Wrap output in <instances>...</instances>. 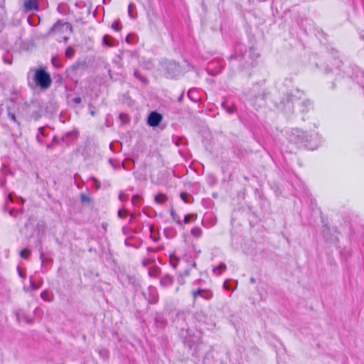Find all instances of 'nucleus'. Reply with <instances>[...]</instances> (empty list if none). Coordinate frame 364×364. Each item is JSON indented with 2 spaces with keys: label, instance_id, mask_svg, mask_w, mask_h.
<instances>
[{
  "label": "nucleus",
  "instance_id": "a19ab883",
  "mask_svg": "<svg viewBox=\"0 0 364 364\" xmlns=\"http://www.w3.org/2000/svg\"><path fill=\"white\" fill-rule=\"evenodd\" d=\"M136 39V36L134 33H129L125 38V41L129 44H133L135 43Z\"/></svg>",
  "mask_w": 364,
  "mask_h": 364
},
{
  "label": "nucleus",
  "instance_id": "13d9d810",
  "mask_svg": "<svg viewBox=\"0 0 364 364\" xmlns=\"http://www.w3.org/2000/svg\"><path fill=\"white\" fill-rule=\"evenodd\" d=\"M60 141H61L59 140L56 136H53L52 143H53L54 144H59Z\"/></svg>",
  "mask_w": 364,
  "mask_h": 364
},
{
  "label": "nucleus",
  "instance_id": "4d7b16f0",
  "mask_svg": "<svg viewBox=\"0 0 364 364\" xmlns=\"http://www.w3.org/2000/svg\"><path fill=\"white\" fill-rule=\"evenodd\" d=\"M38 134H39V136H46V134L45 128L43 127H39L38 129Z\"/></svg>",
  "mask_w": 364,
  "mask_h": 364
},
{
  "label": "nucleus",
  "instance_id": "4468645a",
  "mask_svg": "<svg viewBox=\"0 0 364 364\" xmlns=\"http://www.w3.org/2000/svg\"><path fill=\"white\" fill-rule=\"evenodd\" d=\"M141 294L149 304H154L158 301L156 289L152 286L149 287L147 292L142 291Z\"/></svg>",
  "mask_w": 364,
  "mask_h": 364
},
{
  "label": "nucleus",
  "instance_id": "aec40b11",
  "mask_svg": "<svg viewBox=\"0 0 364 364\" xmlns=\"http://www.w3.org/2000/svg\"><path fill=\"white\" fill-rule=\"evenodd\" d=\"M296 106L299 107L300 112H307L311 107V102L309 100L306 99L304 95L302 100H301L299 103H296Z\"/></svg>",
  "mask_w": 364,
  "mask_h": 364
},
{
  "label": "nucleus",
  "instance_id": "f03ea898",
  "mask_svg": "<svg viewBox=\"0 0 364 364\" xmlns=\"http://www.w3.org/2000/svg\"><path fill=\"white\" fill-rule=\"evenodd\" d=\"M289 140L299 148L311 151L317 149L322 143L321 136L316 131L309 132L299 128L291 130Z\"/></svg>",
  "mask_w": 364,
  "mask_h": 364
},
{
  "label": "nucleus",
  "instance_id": "6ab92c4d",
  "mask_svg": "<svg viewBox=\"0 0 364 364\" xmlns=\"http://www.w3.org/2000/svg\"><path fill=\"white\" fill-rule=\"evenodd\" d=\"M78 134H79L77 130H73L70 132H68L62 136L60 141H61V142L65 143L67 145H68L77 138Z\"/></svg>",
  "mask_w": 364,
  "mask_h": 364
},
{
  "label": "nucleus",
  "instance_id": "c03bdc74",
  "mask_svg": "<svg viewBox=\"0 0 364 364\" xmlns=\"http://www.w3.org/2000/svg\"><path fill=\"white\" fill-rule=\"evenodd\" d=\"M112 28L116 31H119L122 29V25L119 20L115 21L112 24Z\"/></svg>",
  "mask_w": 364,
  "mask_h": 364
},
{
  "label": "nucleus",
  "instance_id": "39448f33",
  "mask_svg": "<svg viewBox=\"0 0 364 364\" xmlns=\"http://www.w3.org/2000/svg\"><path fill=\"white\" fill-rule=\"evenodd\" d=\"M269 92L262 88L258 85H254L253 87L245 94L246 100L249 101L250 105L257 109L265 105V100Z\"/></svg>",
  "mask_w": 364,
  "mask_h": 364
},
{
  "label": "nucleus",
  "instance_id": "6e6552de",
  "mask_svg": "<svg viewBox=\"0 0 364 364\" xmlns=\"http://www.w3.org/2000/svg\"><path fill=\"white\" fill-rule=\"evenodd\" d=\"M42 106V100H38L32 101L28 105V112L30 114L31 119H33L35 121H38L43 116H44Z\"/></svg>",
  "mask_w": 364,
  "mask_h": 364
},
{
  "label": "nucleus",
  "instance_id": "f257e3e1",
  "mask_svg": "<svg viewBox=\"0 0 364 364\" xmlns=\"http://www.w3.org/2000/svg\"><path fill=\"white\" fill-rule=\"evenodd\" d=\"M315 66L318 70L323 71L325 74L333 73L336 76L348 77L358 85L360 87L364 89V72L360 70L354 64L348 62L344 63L342 60L339 59V56L333 58V62H331V65L326 63H315ZM336 79L337 80L338 77Z\"/></svg>",
  "mask_w": 364,
  "mask_h": 364
},
{
  "label": "nucleus",
  "instance_id": "4be33fe9",
  "mask_svg": "<svg viewBox=\"0 0 364 364\" xmlns=\"http://www.w3.org/2000/svg\"><path fill=\"white\" fill-rule=\"evenodd\" d=\"M323 237L326 241H329L331 243L337 245L338 242V235H331L330 232L331 230L329 228L326 227L323 230Z\"/></svg>",
  "mask_w": 364,
  "mask_h": 364
},
{
  "label": "nucleus",
  "instance_id": "1a4fd4ad",
  "mask_svg": "<svg viewBox=\"0 0 364 364\" xmlns=\"http://www.w3.org/2000/svg\"><path fill=\"white\" fill-rule=\"evenodd\" d=\"M162 67L165 70V75L168 78H175L181 74L179 64L173 60H166L163 63Z\"/></svg>",
  "mask_w": 364,
  "mask_h": 364
},
{
  "label": "nucleus",
  "instance_id": "2eb2a0df",
  "mask_svg": "<svg viewBox=\"0 0 364 364\" xmlns=\"http://www.w3.org/2000/svg\"><path fill=\"white\" fill-rule=\"evenodd\" d=\"M353 14L349 16L350 19V22L353 23L355 26L357 25L358 21V14L359 11H364V1L363 0H360L358 4H355L353 2Z\"/></svg>",
  "mask_w": 364,
  "mask_h": 364
},
{
  "label": "nucleus",
  "instance_id": "37998d69",
  "mask_svg": "<svg viewBox=\"0 0 364 364\" xmlns=\"http://www.w3.org/2000/svg\"><path fill=\"white\" fill-rule=\"evenodd\" d=\"M30 254H31V251L28 248H24L20 252L21 257L25 259H28Z\"/></svg>",
  "mask_w": 364,
  "mask_h": 364
},
{
  "label": "nucleus",
  "instance_id": "9b49d317",
  "mask_svg": "<svg viewBox=\"0 0 364 364\" xmlns=\"http://www.w3.org/2000/svg\"><path fill=\"white\" fill-rule=\"evenodd\" d=\"M66 31H69L70 33L73 32L72 24L69 22L63 23L60 20H58L49 29L48 34H51L55 31L63 33Z\"/></svg>",
  "mask_w": 364,
  "mask_h": 364
},
{
  "label": "nucleus",
  "instance_id": "7ed1b4c3",
  "mask_svg": "<svg viewBox=\"0 0 364 364\" xmlns=\"http://www.w3.org/2000/svg\"><path fill=\"white\" fill-rule=\"evenodd\" d=\"M304 96V92L296 88L287 92L281 97L276 106L279 110L287 115L294 114L296 103H299Z\"/></svg>",
  "mask_w": 364,
  "mask_h": 364
},
{
  "label": "nucleus",
  "instance_id": "58836bf2",
  "mask_svg": "<svg viewBox=\"0 0 364 364\" xmlns=\"http://www.w3.org/2000/svg\"><path fill=\"white\" fill-rule=\"evenodd\" d=\"M218 181L216 177L213 174H209L207 176V183L210 186H213L217 183Z\"/></svg>",
  "mask_w": 364,
  "mask_h": 364
},
{
  "label": "nucleus",
  "instance_id": "dca6fc26",
  "mask_svg": "<svg viewBox=\"0 0 364 364\" xmlns=\"http://www.w3.org/2000/svg\"><path fill=\"white\" fill-rule=\"evenodd\" d=\"M221 107L228 114H234L237 112L235 103L230 97L221 102Z\"/></svg>",
  "mask_w": 364,
  "mask_h": 364
},
{
  "label": "nucleus",
  "instance_id": "20e7f679",
  "mask_svg": "<svg viewBox=\"0 0 364 364\" xmlns=\"http://www.w3.org/2000/svg\"><path fill=\"white\" fill-rule=\"evenodd\" d=\"M178 336L182 339L184 346L192 350V356L198 358V348L202 339L201 331L181 326V329L178 331Z\"/></svg>",
  "mask_w": 364,
  "mask_h": 364
},
{
  "label": "nucleus",
  "instance_id": "5701e85b",
  "mask_svg": "<svg viewBox=\"0 0 364 364\" xmlns=\"http://www.w3.org/2000/svg\"><path fill=\"white\" fill-rule=\"evenodd\" d=\"M193 298L196 299L197 296H201L202 298L208 300L212 298L213 294L211 292L202 289H198L193 292Z\"/></svg>",
  "mask_w": 364,
  "mask_h": 364
},
{
  "label": "nucleus",
  "instance_id": "774afa93",
  "mask_svg": "<svg viewBox=\"0 0 364 364\" xmlns=\"http://www.w3.org/2000/svg\"><path fill=\"white\" fill-rule=\"evenodd\" d=\"M6 171H7V168L6 167L5 165H3L2 166V168H1V172H2L1 173L3 175H5L6 174Z\"/></svg>",
  "mask_w": 364,
  "mask_h": 364
},
{
  "label": "nucleus",
  "instance_id": "72a5a7b5",
  "mask_svg": "<svg viewBox=\"0 0 364 364\" xmlns=\"http://www.w3.org/2000/svg\"><path fill=\"white\" fill-rule=\"evenodd\" d=\"M113 41L114 38L111 36L106 34L102 38V44L112 47L113 46Z\"/></svg>",
  "mask_w": 364,
  "mask_h": 364
},
{
  "label": "nucleus",
  "instance_id": "864d4df0",
  "mask_svg": "<svg viewBox=\"0 0 364 364\" xmlns=\"http://www.w3.org/2000/svg\"><path fill=\"white\" fill-rule=\"evenodd\" d=\"M127 211L126 210H123L122 209H119L117 212V215L120 218H124L126 217Z\"/></svg>",
  "mask_w": 364,
  "mask_h": 364
},
{
  "label": "nucleus",
  "instance_id": "603ef678",
  "mask_svg": "<svg viewBox=\"0 0 364 364\" xmlns=\"http://www.w3.org/2000/svg\"><path fill=\"white\" fill-rule=\"evenodd\" d=\"M119 200L122 202L126 201L128 199V195H125L122 191H121L119 194Z\"/></svg>",
  "mask_w": 364,
  "mask_h": 364
},
{
  "label": "nucleus",
  "instance_id": "393cba45",
  "mask_svg": "<svg viewBox=\"0 0 364 364\" xmlns=\"http://www.w3.org/2000/svg\"><path fill=\"white\" fill-rule=\"evenodd\" d=\"M181 199L186 203L191 204L193 202V197L187 192H181L180 193Z\"/></svg>",
  "mask_w": 364,
  "mask_h": 364
},
{
  "label": "nucleus",
  "instance_id": "de8ad7c7",
  "mask_svg": "<svg viewBox=\"0 0 364 364\" xmlns=\"http://www.w3.org/2000/svg\"><path fill=\"white\" fill-rule=\"evenodd\" d=\"M178 258L174 257L171 255L170 256V264L173 268L176 267V266L178 265Z\"/></svg>",
  "mask_w": 364,
  "mask_h": 364
},
{
  "label": "nucleus",
  "instance_id": "a878e982",
  "mask_svg": "<svg viewBox=\"0 0 364 364\" xmlns=\"http://www.w3.org/2000/svg\"><path fill=\"white\" fill-rule=\"evenodd\" d=\"M134 76L136 79H138L140 82H141V83L144 84V85H146L149 84V81L148 78L146 77L145 76H144L143 75H141L138 70H135L134 71Z\"/></svg>",
  "mask_w": 364,
  "mask_h": 364
},
{
  "label": "nucleus",
  "instance_id": "8fccbe9b",
  "mask_svg": "<svg viewBox=\"0 0 364 364\" xmlns=\"http://www.w3.org/2000/svg\"><path fill=\"white\" fill-rule=\"evenodd\" d=\"M99 354H100V357H102L103 359H106L109 356V353H108L107 350H106V349L100 350Z\"/></svg>",
  "mask_w": 364,
  "mask_h": 364
},
{
  "label": "nucleus",
  "instance_id": "c85d7f7f",
  "mask_svg": "<svg viewBox=\"0 0 364 364\" xmlns=\"http://www.w3.org/2000/svg\"><path fill=\"white\" fill-rule=\"evenodd\" d=\"M154 200L158 204H163L167 200V196L162 193H159L155 196Z\"/></svg>",
  "mask_w": 364,
  "mask_h": 364
},
{
  "label": "nucleus",
  "instance_id": "bb28decb",
  "mask_svg": "<svg viewBox=\"0 0 364 364\" xmlns=\"http://www.w3.org/2000/svg\"><path fill=\"white\" fill-rule=\"evenodd\" d=\"M164 234L166 238L171 239L176 235V231L173 228H166L164 230Z\"/></svg>",
  "mask_w": 364,
  "mask_h": 364
},
{
  "label": "nucleus",
  "instance_id": "2f4dec72",
  "mask_svg": "<svg viewBox=\"0 0 364 364\" xmlns=\"http://www.w3.org/2000/svg\"><path fill=\"white\" fill-rule=\"evenodd\" d=\"M142 200V197L139 195H134L132 197L131 202L132 205L139 207Z\"/></svg>",
  "mask_w": 364,
  "mask_h": 364
},
{
  "label": "nucleus",
  "instance_id": "b1692460",
  "mask_svg": "<svg viewBox=\"0 0 364 364\" xmlns=\"http://www.w3.org/2000/svg\"><path fill=\"white\" fill-rule=\"evenodd\" d=\"M173 277L168 274H164L160 279V284L164 287L171 286L173 282Z\"/></svg>",
  "mask_w": 364,
  "mask_h": 364
},
{
  "label": "nucleus",
  "instance_id": "412c9836",
  "mask_svg": "<svg viewBox=\"0 0 364 364\" xmlns=\"http://www.w3.org/2000/svg\"><path fill=\"white\" fill-rule=\"evenodd\" d=\"M24 9L26 11H38L39 5L38 0H26Z\"/></svg>",
  "mask_w": 364,
  "mask_h": 364
},
{
  "label": "nucleus",
  "instance_id": "f704fd0d",
  "mask_svg": "<svg viewBox=\"0 0 364 364\" xmlns=\"http://www.w3.org/2000/svg\"><path fill=\"white\" fill-rule=\"evenodd\" d=\"M197 218L196 214L189 213L184 216V219L182 220L183 224H188L191 221L196 220Z\"/></svg>",
  "mask_w": 364,
  "mask_h": 364
},
{
  "label": "nucleus",
  "instance_id": "052dcab7",
  "mask_svg": "<svg viewBox=\"0 0 364 364\" xmlns=\"http://www.w3.org/2000/svg\"><path fill=\"white\" fill-rule=\"evenodd\" d=\"M73 102L75 104H80L82 102V99L80 97H75L73 99Z\"/></svg>",
  "mask_w": 364,
  "mask_h": 364
},
{
  "label": "nucleus",
  "instance_id": "f3484780",
  "mask_svg": "<svg viewBox=\"0 0 364 364\" xmlns=\"http://www.w3.org/2000/svg\"><path fill=\"white\" fill-rule=\"evenodd\" d=\"M247 54V51L246 50L245 46L240 43H237L235 46V54L231 55V58H240V59H245L246 55Z\"/></svg>",
  "mask_w": 364,
  "mask_h": 364
},
{
  "label": "nucleus",
  "instance_id": "ddd939ff",
  "mask_svg": "<svg viewBox=\"0 0 364 364\" xmlns=\"http://www.w3.org/2000/svg\"><path fill=\"white\" fill-rule=\"evenodd\" d=\"M163 115L157 111L151 112L147 117V124L151 127H158L162 122Z\"/></svg>",
  "mask_w": 364,
  "mask_h": 364
},
{
  "label": "nucleus",
  "instance_id": "a18cd8bd",
  "mask_svg": "<svg viewBox=\"0 0 364 364\" xmlns=\"http://www.w3.org/2000/svg\"><path fill=\"white\" fill-rule=\"evenodd\" d=\"M40 259L41 261V264L52 262L53 259L51 258H46L44 257L43 252H41L40 253Z\"/></svg>",
  "mask_w": 364,
  "mask_h": 364
},
{
  "label": "nucleus",
  "instance_id": "0e129e2a",
  "mask_svg": "<svg viewBox=\"0 0 364 364\" xmlns=\"http://www.w3.org/2000/svg\"><path fill=\"white\" fill-rule=\"evenodd\" d=\"M36 140L37 141L41 144V145H43L44 144V141L42 139H41L40 136H39V134H37L36 135Z\"/></svg>",
  "mask_w": 364,
  "mask_h": 364
},
{
  "label": "nucleus",
  "instance_id": "c756f323",
  "mask_svg": "<svg viewBox=\"0 0 364 364\" xmlns=\"http://www.w3.org/2000/svg\"><path fill=\"white\" fill-rule=\"evenodd\" d=\"M160 272V268L156 266L152 267L149 269V275L150 277L156 278L159 275Z\"/></svg>",
  "mask_w": 364,
  "mask_h": 364
},
{
  "label": "nucleus",
  "instance_id": "338daca9",
  "mask_svg": "<svg viewBox=\"0 0 364 364\" xmlns=\"http://www.w3.org/2000/svg\"><path fill=\"white\" fill-rule=\"evenodd\" d=\"M183 96H184V93H183V92H182V94H181V95L178 97L177 101H178V102H180V103H181V102H182L183 99Z\"/></svg>",
  "mask_w": 364,
  "mask_h": 364
},
{
  "label": "nucleus",
  "instance_id": "49530a36",
  "mask_svg": "<svg viewBox=\"0 0 364 364\" xmlns=\"http://www.w3.org/2000/svg\"><path fill=\"white\" fill-rule=\"evenodd\" d=\"M41 298L46 301H50L49 296H48V292L47 290H44L41 293Z\"/></svg>",
  "mask_w": 364,
  "mask_h": 364
},
{
  "label": "nucleus",
  "instance_id": "a211bd4d",
  "mask_svg": "<svg viewBox=\"0 0 364 364\" xmlns=\"http://www.w3.org/2000/svg\"><path fill=\"white\" fill-rule=\"evenodd\" d=\"M42 107L43 109L44 116L45 115H52L57 111V105L56 102L53 100H49L48 102H43L42 100Z\"/></svg>",
  "mask_w": 364,
  "mask_h": 364
},
{
  "label": "nucleus",
  "instance_id": "680f3d73",
  "mask_svg": "<svg viewBox=\"0 0 364 364\" xmlns=\"http://www.w3.org/2000/svg\"><path fill=\"white\" fill-rule=\"evenodd\" d=\"M17 270H18V276L21 278H23L25 279L26 278V275L21 271L20 269V267H17Z\"/></svg>",
  "mask_w": 364,
  "mask_h": 364
},
{
  "label": "nucleus",
  "instance_id": "6e6d98bb",
  "mask_svg": "<svg viewBox=\"0 0 364 364\" xmlns=\"http://www.w3.org/2000/svg\"><path fill=\"white\" fill-rule=\"evenodd\" d=\"M80 198H81L82 202H87V203H89L90 201V197L86 196L84 193L81 194Z\"/></svg>",
  "mask_w": 364,
  "mask_h": 364
},
{
  "label": "nucleus",
  "instance_id": "f8f14e48",
  "mask_svg": "<svg viewBox=\"0 0 364 364\" xmlns=\"http://www.w3.org/2000/svg\"><path fill=\"white\" fill-rule=\"evenodd\" d=\"M154 324L156 328L164 330L168 325V320L162 312H156L154 315Z\"/></svg>",
  "mask_w": 364,
  "mask_h": 364
},
{
  "label": "nucleus",
  "instance_id": "4c0bfd02",
  "mask_svg": "<svg viewBox=\"0 0 364 364\" xmlns=\"http://www.w3.org/2000/svg\"><path fill=\"white\" fill-rule=\"evenodd\" d=\"M203 231L199 227H194L191 230V234L195 237H200L202 235Z\"/></svg>",
  "mask_w": 364,
  "mask_h": 364
},
{
  "label": "nucleus",
  "instance_id": "cd10ccee",
  "mask_svg": "<svg viewBox=\"0 0 364 364\" xmlns=\"http://www.w3.org/2000/svg\"><path fill=\"white\" fill-rule=\"evenodd\" d=\"M173 142L176 144V146H179L182 145H187L188 141L183 136H175L173 137Z\"/></svg>",
  "mask_w": 364,
  "mask_h": 364
},
{
  "label": "nucleus",
  "instance_id": "c9c22d12",
  "mask_svg": "<svg viewBox=\"0 0 364 364\" xmlns=\"http://www.w3.org/2000/svg\"><path fill=\"white\" fill-rule=\"evenodd\" d=\"M171 216L172 219L178 225H182L183 222L181 220L180 216L176 213L173 208H171L170 211Z\"/></svg>",
  "mask_w": 364,
  "mask_h": 364
},
{
  "label": "nucleus",
  "instance_id": "7c9ffc66",
  "mask_svg": "<svg viewBox=\"0 0 364 364\" xmlns=\"http://www.w3.org/2000/svg\"><path fill=\"white\" fill-rule=\"evenodd\" d=\"M134 9L136 10V6L133 3H130L128 6V14L132 19H135L137 16L136 12H134Z\"/></svg>",
  "mask_w": 364,
  "mask_h": 364
},
{
  "label": "nucleus",
  "instance_id": "bf43d9fd",
  "mask_svg": "<svg viewBox=\"0 0 364 364\" xmlns=\"http://www.w3.org/2000/svg\"><path fill=\"white\" fill-rule=\"evenodd\" d=\"M64 7H65L64 5L59 4L58 6V12H60L61 14H65Z\"/></svg>",
  "mask_w": 364,
  "mask_h": 364
},
{
  "label": "nucleus",
  "instance_id": "423d86ee",
  "mask_svg": "<svg viewBox=\"0 0 364 364\" xmlns=\"http://www.w3.org/2000/svg\"><path fill=\"white\" fill-rule=\"evenodd\" d=\"M33 80L36 85L42 90L49 88L52 82L50 75L43 68L36 70Z\"/></svg>",
  "mask_w": 364,
  "mask_h": 364
},
{
  "label": "nucleus",
  "instance_id": "3c124183",
  "mask_svg": "<svg viewBox=\"0 0 364 364\" xmlns=\"http://www.w3.org/2000/svg\"><path fill=\"white\" fill-rule=\"evenodd\" d=\"M194 90V88H191L188 90L187 93L188 97L193 102H196L198 101V98L193 97V96L191 95V92Z\"/></svg>",
  "mask_w": 364,
  "mask_h": 364
},
{
  "label": "nucleus",
  "instance_id": "473e14b6",
  "mask_svg": "<svg viewBox=\"0 0 364 364\" xmlns=\"http://www.w3.org/2000/svg\"><path fill=\"white\" fill-rule=\"evenodd\" d=\"M227 268L226 267V264L223 262H221L220 263L218 266L215 267L213 269V272L217 274V275H220V273L225 270Z\"/></svg>",
  "mask_w": 364,
  "mask_h": 364
},
{
  "label": "nucleus",
  "instance_id": "0eeeda50",
  "mask_svg": "<svg viewBox=\"0 0 364 364\" xmlns=\"http://www.w3.org/2000/svg\"><path fill=\"white\" fill-rule=\"evenodd\" d=\"M171 316V319L172 322L176 325V328L178 329H181V326L188 327L186 323V319L188 316V313L183 310L178 311H170L168 313Z\"/></svg>",
  "mask_w": 364,
  "mask_h": 364
},
{
  "label": "nucleus",
  "instance_id": "79ce46f5",
  "mask_svg": "<svg viewBox=\"0 0 364 364\" xmlns=\"http://www.w3.org/2000/svg\"><path fill=\"white\" fill-rule=\"evenodd\" d=\"M65 54L68 58H72L75 54L74 48L71 46L68 47L65 50Z\"/></svg>",
  "mask_w": 364,
  "mask_h": 364
},
{
  "label": "nucleus",
  "instance_id": "e433bc0d",
  "mask_svg": "<svg viewBox=\"0 0 364 364\" xmlns=\"http://www.w3.org/2000/svg\"><path fill=\"white\" fill-rule=\"evenodd\" d=\"M7 116L11 121L15 123L18 127H20V122L18 121L16 114L11 112L10 109H8Z\"/></svg>",
  "mask_w": 364,
  "mask_h": 364
},
{
  "label": "nucleus",
  "instance_id": "09e8293b",
  "mask_svg": "<svg viewBox=\"0 0 364 364\" xmlns=\"http://www.w3.org/2000/svg\"><path fill=\"white\" fill-rule=\"evenodd\" d=\"M223 287L227 289V290H232L233 289V287L232 286L231 284V281L230 280H225L223 283Z\"/></svg>",
  "mask_w": 364,
  "mask_h": 364
},
{
  "label": "nucleus",
  "instance_id": "ea45409f",
  "mask_svg": "<svg viewBox=\"0 0 364 364\" xmlns=\"http://www.w3.org/2000/svg\"><path fill=\"white\" fill-rule=\"evenodd\" d=\"M214 63L211 62V63H209L208 64V73L210 75H218V73H221L222 71V67L220 66L215 71H212L211 70V67L212 65H213Z\"/></svg>",
  "mask_w": 364,
  "mask_h": 364
},
{
  "label": "nucleus",
  "instance_id": "e2e57ef3",
  "mask_svg": "<svg viewBox=\"0 0 364 364\" xmlns=\"http://www.w3.org/2000/svg\"><path fill=\"white\" fill-rule=\"evenodd\" d=\"M150 264V260L148 259H144L142 261V265L144 267H147Z\"/></svg>",
  "mask_w": 364,
  "mask_h": 364
},
{
  "label": "nucleus",
  "instance_id": "9d476101",
  "mask_svg": "<svg viewBox=\"0 0 364 364\" xmlns=\"http://www.w3.org/2000/svg\"><path fill=\"white\" fill-rule=\"evenodd\" d=\"M194 318L198 322L204 324L207 329H211L215 326L214 321L203 310L196 311Z\"/></svg>",
  "mask_w": 364,
  "mask_h": 364
},
{
  "label": "nucleus",
  "instance_id": "5fc2aeb1",
  "mask_svg": "<svg viewBox=\"0 0 364 364\" xmlns=\"http://www.w3.org/2000/svg\"><path fill=\"white\" fill-rule=\"evenodd\" d=\"M30 287L32 291H35L37 289H38V286H37L33 280L32 279V277L30 278Z\"/></svg>",
  "mask_w": 364,
  "mask_h": 364
},
{
  "label": "nucleus",
  "instance_id": "69168bd1",
  "mask_svg": "<svg viewBox=\"0 0 364 364\" xmlns=\"http://www.w3.org/2000/svg\"><path fill=\"white\" fill-rule=\"evenodd\" d=\"M6 183L5 177L0 176V186H4Z\"/></svg>",
  "mask_w": 364,
  "mask_h": 364
}]
</instances>
